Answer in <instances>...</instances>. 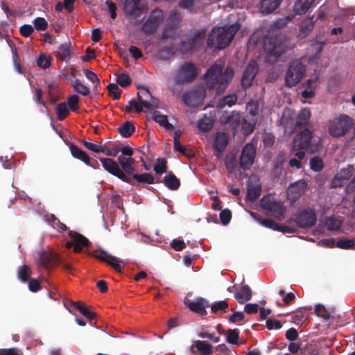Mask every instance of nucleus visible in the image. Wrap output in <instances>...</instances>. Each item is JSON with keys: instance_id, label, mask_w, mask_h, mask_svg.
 <instances>
[{"instance_id": "58836bf2", "label": "nucleus", "mask_w": 355, "mask_h": 355, "mask_svg": "<svg viewBox=\"0 0 355 355\" xmlns=\"http://www.w3.org/2000/svg\"><path fill=\"white\" fill-rule=\"evenodd\" d=\"M139 1V0H126L124 4L125 12L130 15L140 12L141 10L137 8Z\"/></svg>"}, {"instance_id": "6e6d98bb", "label": "nucleus", "mask_w": 355, "mask_h": 355, "mask_svg": "<svg viewBox=\"0 0 355 355\" xmlns=\"http://www.w3.org/2000/svg\"><path fill=\"white\" fill-rule=\"evenodd\" d=\"M315 313L324 319H328L330 317V312L322 304H317L315 307Z\"/></svg>"}, {"instance_id": "4be33fe9", "label": "nucleus", "mask_w": 355, "mask_h": 355, "mask_svg": "<svg viewBox=\"0 0 355 355\" xmlns=\"http://www.w3.org/2000/svg\"><path fill=\"white\" fill-rule=\"evenodd\" d=\"M240 114L239 112H232L231 114L225 113L220 118V122L223 124H230L234 130H237L240 123Z\"/></svg>"}, {"instance_id": "c9c22d12", "label": "nucleus", "mask_w": 355, "mask_h": 355, "mask_svg": "<svg viewBox=\"0 0 355 355\" xmlns=\"http://www.w3.org/2000/svg\"><path fill=\"white\" fill-rule=\"evenodd\" d=\"M262 30H257L250 37L248 44V49L251 51L257 44L262 42Z\"/></svg>"}, {"instance_id": "9d476101", "label": "nucleus", "mask_w": 355, "mask_h": 355, "mask_svg": "<svg viewBox=\"0 0 355 355\" xmlns=\"http://www.w3.org/2000/svg\"><path fill=\"white\" fill-rule=\"evenodd\" d=\"M256 157V148L252 143L247 144L242 149L240 156V166L244 169H249L253 164Z\"/></svg>"}, {"instance_id": "4c0bfd02", "label": "nucleus", "mask_w": 355, "mask_h": 355, "mask_svg": "<svg viewBox=\"0 0 355 355\" xmlns=\"http://www.w3.org/2000/svg\"><path fill=\"white\" fill-rule=\"evenodd\" d=\"M310 116L311 112L308 108L302 109L297 116V125L299 126L306 125L309 121Z\"/></svg>"}, {"instance_id": "49530a36", "label": "nucleus", "mask_w": 355, "mask_h": 355, "mask_svg": "<svg viewBox=\"0 0 355 355\" xmlns=\"http://www.w3.org/2000/svg\"><path fill=\"white\" fill-rule=\"evenodd\" d=\"M116 83L122 87H127L130 85L131 79L127 73L123 72L117 75Z\"/></svg>"}, {"instance_id": "603ef678", "label": "nucleus", "mask_w": 355, "mask_h": 355, "mask_svg": "<svg viewBox=\"0 0 355 355\" xmlns=\"http://www.w3.org/2000/svg\"><path fill=\"white\" fill-rule=\"evenodd\" d=\"M355 245V240L353 239H343L337 241L336 246L342 249H350Z\"/></svg>"}, {"instance_id": "f03ea898", "label": "nucleus", "mask_w": 355, "mask_h": 355, "mask_svg": "<svg viewBox=\"0 0 355 355\" xmlns=\"http://www.w3.org/2000/svg\"><path fill=\"white\" fill-rule=\"evenodd\" d=\"M223 67L224 64L222 62L216 63L208 69L205 74L207 87L210 89H216L218 93L225 89L234 76V70L230 67H227L223 73Z\"/></svg>"}, {"instance_id": "0eeeda50", "label": "nucleus", "mask_w": 355, "mask_h": 355, "mask_svg": "<svg viewBox=\"0 0 355 355\" xmlns=\"http://www.w3.org/2000/svg\"><path fill=\"white\" fill-rule=\"evenodd\" d=\"M261 205L264 209L269 211L277 219L281 220L284 218L285 208L280 202L276 201L272 196L263 197L261 200Z\"/></svg>"}, {"instance_id": "bb28decb", "label": "nucleus", "mask_w": 355, "mask_h": 355, "mask_svg": "<svg viewBox=\"0 0 355 355\" xmlns=\"http://www.w3.org/2000/svg\"><path fill=\"white\" fill-rule=\"evenodd\" d=\"M193 346L198 349L200 355H211L213 353V346L206 341L195 340Z\"/></svg>"}, {"instance_id": "39448f33", "label": "nucleus", "mask_w": 355, "mask_h": 355, "mask_svg": "<svg viewBox=\"0 0 355 355\" xmlns=\"http://www.w3.org/2000/svg\"><path fill=\"white\" fill-rule=\"evenodd\" d=\"M352 120L349 116L339 115L330 120L329 133L334 137L343 136L352 127Z\"/></svg>"}, {"instance_id": "c03bdc74", "label": "nucleus", "mask_w": 355, "mask_h": 355, "mask_svg": "<svg viewBox=\"0 0 355 355\" xmlns=\"http://www.w3.org/2000/svg\"><path fill=\"white\" fill-rule=\"evenodd\" d=\"M237 101V97L235 94H230L225 96L223 100L218 102L217 107L222 108L225 105H227L229 107L235 104Z\"/></svg>"}, {"instance_id": "09e8293b", "label": "nucleus", "mask_w": 355, "mask_h": 355, "mask_svg": "<svg viewBox=\"0 0 355 355\" xmlns=\"http://www.w3.org/2000/svg\"><path fill=\"white\" fill-rule=\"evenodd\" d=\"M246 111L250 118L257 119V114L258 113V103L254 101H250L246 105Z\"/></svg>"}, {"instance_id": "412c9836", "label": "nucleus", "mask_w": 355, "mask_h": 355, "mask_svg": "<svg viewBox=\"0 0 355 355\" xmlns=\"http://www.w3.org/2000/svg\"><path fill=\"white\" fill-rule=\"evenodd\" d=\"M250 216L257 220L261 225L272 229L274 230H277L282 232H291V230L290 228L285 225H277L276 223H275L272 220L270 219H266V220H261L257 218V216L254 213L250 212Z\"/></svg>"}, {"instance_id": "ea45409f", "label": "nucleus", "mask_w": 355, "mask_h": 355, "mask_svg": "<svg viewBox=\"0 0 355 355\" xmlns=\"http://www.w3.org/2000/svg\"><path fill=\"white\" fill-rule=\"evenodd\" d=\"M164 183L166 186L171 190H175L180 187L179 180L172 174L166 175L164 178Z\"/></svg>"}, {"instance_id": "aec40b11", "label": "nucleus", "mask_w": 355, "mask_h": 355, "mask_svg": "<svg viewBox=\"0 0 355 355\" xmlns=\"http://www.w3.org/2000/svg\"><path fill=\"white\" fill-rule=\"evenodd\" d=\"M185 303L190 310L200 315L207 313L205 309L208 306V303L203 298H196L193 301H187Z\"/></svg>"}, {"instance_id": "4468645a", "label": "nucleus", "mask_w": 355, "mask_h": 355, "mask_svg": "<svg viewBox=\"0 0 355 355\" xmlns=\"http://www.w3.org/2000/svg\"><path fill=\"white\" fill-rule=\"evenodd\" d=\"M137 96L140 104L146 109L152 110L158 107V100L153 98L146 88L143 87L139 89L137 93Z\"/></svg>"}, {"instance_id": "bf43d9fd", "label": "nucleus", "mask_w": 355, "mask_h": 355, "mask_svg": "<svg viewBox=\"0 0 355 355\" xmlns=\"http://www.w3.org/2000/svg\"><path fill=\"white\" fill-rule=\"evenodd\" d=\"M30 275V268L24 265L21 266L18 271V276L19 278L23 282H26L28 277Z\"/></svg>"}, {"instance_id": "0e129e2a", "label": "nucleus", "mask_w": 355, "mask_h": 355, "mask_svg": "<svg viewBox=\"0 0 355 355\" xmlns=\"http://www.w3.org/2000/svg\"><path fill=\"white\" fill-rule=\"evenodd\" d=\"M12 53L15 69L19 73H22V68L19 62V56L17 53L16 49H12Z\"/></svg>"}, {"instance_id": "37998d69", "label": "nucleus", "mask_w": 355, "mask_h": 355, "mask_svg": "<svg viewBox=\"0 0 355 355\" xmlns=\"http://www.w3.org/2000/svg\"><path fill=\"white\" fill-rule=\"evenodd\" d=\"M341 225V220L334 217H329L325 220V226L329 230H337Z\"/></svg>"}, {"instance_id": "e433bc0d", "label": "nucleus", "mask_w": 355, "mask_h": 355, "mask_svg": "<svg viewBox=\"0 0 355 355\" xmlns=\"http://www.w3.org/2000/svg\"><path fill=\"white\" fill-rule=\"evenodd\" d=\"M214 118L212 116H205L198 123V127L200 130L207 132L209 131L213 125Z\"/></svg>"}, {"instance_id": "9b49d317", "label": "nucleus", "mask_w": 355, "mask_h": 355, "mask_svg": "<svg viewBox=\"0 0 355 355\" xmlns=\"http://www.w3.org/2000/svg\"><path fill=\"white\" fill-rule=\"evenodd\" d=\"M196 74V67L191 63H185L177 71L175 80L178 83H186L193 79Z\"/></svg>"}, {"instance_id": "a211bd4d", "label": "nucleus", "mask_w": 355, "mask_h": 355, "mask_svg": "<svg viewBox=\"0 0 355 355\" xmlns=\"http://www.w3.org/2000/svg\"><path fill=\"white\" fill-rule=\"evenodd\" d=\"M354 168L352 166L340 170V171L333 178L331 186L333 187H340L344 184L352 175Z\"/></svg>"}, {"instance_id": "052dcab7", "label": "nucleus", "mask_w": 355, "mask_h": 355, "mask_svg": "<svg viewBox=\"0 0 355 355\" xmlns=\"http://www.w3.org/2000/svg\"><path fill=\"white\" fill-rule=\"evenodd\" d=\"M154 171L157 174L164 173L166 171V161L163 159H158L154 166Z\"/></svg>"}, {"instance_id": "8fccbe9b", "label": "nucleus", "mask_w": 355, "mask_h": 355, "mask_svg": "<svg viewBox=\"0 0 355 355\" xmlns=\"http://www.w3.org/2000/svg\"><path fill=\"white\" fill-rule=\"evenodd\" d=\"M324 167L323 161L318 157H314L310 160V168L314 171H320Z\"/></svg>"}, {"instance_id": "69168bd1", "label": "nucleus", "mask_w": 355, "mask_h": 355, "mask_svg": "<svg viewBox=\"0 0 355 355\" xmlns=\"http://www.w3.org/2000/svg\"><path fill=\"white\" fill-rule=\"evenodd\" d=\"M86 78L91 81L92 83L96 84V85L99 83V79L97 77V75L88 69H85L84 71Z\"/></svg>"}, {"instance_id": "f257e3e1", "label": "nucleus", "mask_w": 355, "mask_h": 355, "mask_svg": "<svg viewBox=\"0 0 355 355\" xmlns=\"http://www.w3.org/2000/svg\"><path fill=\"white\" fill-rule=\"evenodd\" d=\"M243 15L232 13L225 19L219 26L213 28L209 33L207 44L218 49L226 48L233 40L234 35L241 27Z\"/></svg>"}, {"instance_id": "2eb2a0df", "label": "nucleus", "mask_w": 355, "mask_h": 355, "mask_svg": "<svg viewBox=\"0 0 355 355\" xmlns=\"http://www.w3.org/2000/svg\"><path fill=\"white\" fill-rule=\"evenodd\" d=\"M315 222L316 216L312 209H306L301 211L296 218V223L303 228L311 227Z\"/></svg>"}, {"instance_id": "f3484780", "label": "nucleus", "mask_w": 355, "mask_h": 355, "mask_svg": "<svg viewBox=\"0 0 355 355\" xmlns=\"http://www.w3.org/2000/svg\"><path fill=\"white\" fill-rule=\"evenodd\" d=\"M257 72V64L255 61H251L247 66L241 79L243 87H250Z\"/></svg>"}, {"instance_id": "2f4dec72", "label": "nucleus", "mask_w": 355, "mask_h": 355, "mask_svg": "<svg viewBox=\"0 0 355 355\" xmlns=\"http://www.w3.org/2000/svg\"><path fill=\"white\" fill-rule=\"evenodd\" d=\"M314 26L313 17L305 19L300 26V35L306 37L311 31Z\"/></svg>"}, {"instance_id": "e2e57ef3", "label": "nucleus", "mask_w": 355, "mask_h": 355, "mask_svg": "<svg viewBox=\"0 0 355 355\" xmlns=\"http://www.w3.org/2000/svg\"><path fill=\"white\" fill-rule=\"evenodd\" d=\"M231 212L228 209L223 210L220 214V219L223 225H227L231 220Z\"/></svg>"}, {"instance_id": "13d9d810", "label": "nucleus", "mask_w": 355, "mask_h": 355, "mask_svg": "<svg viewBox=\"0 0 355 355\" xmlns=\"http://www.w3.org/2000/svg\"><path fill=\"white\" fill-rule=\"evenodd\" d=\"M37 65L42 68L46 69L49 67L51 63L50 57L46 55H41L37 60Z\"/></svg>"}, {"instance_id": "473e14b6", "label": "nucleus", "mask_w": 355, "mask_h": 355, "mask_svg": "<svg viewBox=\"0 0 355 355\" xmlns=\"http://www.w3.org/2000/svg\"><path fill=\"white\" fill-rule=\"evenodd\" d=\"M153 118L155 121L165 128L166 130H172L173 126L168 122V119L166 115L160 114V112L158 111H155L153 113Z\"/></svg>"}, {"instance_id": "c85d7f7f", "label": "nucleus", "mask_w": 355, "mask_h": 355, "mask_svg": "<svg viewBox=\"0 0 355 355\" xmlns=\"http://www.w3.org/2000/svg\"><path fill=\"white\" fill-rule=\"evenodd\" d=\"M260 185L257 182L253 184L252 180L250 179L248 185L247 199L250 201L255 200L260 196Z\"/></svg>"}, {"instance_id": "ddd939ff", "label": "nucleus", "mask_w": 355, "mask_h": 355, "mask_svg": "<svg viewBox=\"0 0 355 355\" xmlns=\"http://www.w3.org/2000/svg\"><path fill=\"white\" fill-rule=\"evenodd\" d=\"M162 11L159 9L154 10L144 23L143 26L144 31L146 33L154 32L162 21Z\"/></svg>"}, {"instance_id": "a19ab883", "label": "nucleus", "mask_w": 355, "mask_h": 355, "mask_svg": "<svg viewBox=\"0 0 355 355\" xmlns=\"http://www.w3.org/2000/svg\"><path fill=\"white\" fill-rule=\"evenodd\" d=\"M225 164L230 173H233L238 168L236 157L233 154L226 156Z\"/></svg>"}, {"instance_id": "72a5a7b5", "label": "nucleus", "mask_w": 355, "mask_h": 355, "mask_svg": "<svg viewBox=\"0 0 355 355\" xmlns=\"http://www.w3.org/2000/svg\"><path fill=\"white\" fill-rule=\"evenodd\" d=\"M227 342L232 345H243L244 341L239 340V331L237 329H230L227 331Z\"/></svg>"}, {"instance_id": "f704fd0d", "label": "nucleus", "mask_w": 355, "mask_h": 355, "mask_svg": "<svg viewBox=\"0 0 355 355\" xmlns=\"http://www.w3.org/2000/svg\"><path fill=\"white\" fill-rule=\"evenodd\" d=\"M71 85L77 93L83 96H87L90 93L89 87H87L79 79H76L73 80L71 82Z\"/></svg>"}, {"instance_id": "a878e982", "label": "nucleus", "mask_w": 355, "mask_h": 355, "mask_svg": "<svg viewBox=\"0 0 355 355\" xmlns=\"http://www.w3.org/2000/svg\"><path fill=\"white\" fill-rule=\"evenodd\" d=\"M234 297L240 304H243L245 302L251 299V289L248 286H243L240 289L235 292Z\"/></svg>"}, {"instance_id": "6ab92c4d", "label": "nucleus", "mask_w": 355, "mask_h": 355, "mask_svg": "<svg viewBox=\"0 0 355 355\" xmlns=\"http://www.w3.org/2000/svg\"><path fill=\"white\" fill-rule=\"evenodd\" d=\"M69 235L72 241L67 243L66 246L67 248H70L73 246V250L76 252H80L83 248L86 246L88 243L87 238L80 234L76 232H70Z\"/></svg>"}, {"instance_id": "864d4df0", "label": "nucleus", "mask_w": 355, "mask_h": 355, "mask_svg": "<svg viewBox=\"0 0 355 355\" xmlns=\"http://www.w3.org/2000/svg\"><path fill=\"white\" fill-rule=\"evenodd\" d=\"M84 146L89 150L96 153H100L101 152H105V146L101 144H95L92 143L90 141H85Z\"/></svg>"}, {"instance_id": "b1692460", "label": "nucleus", "mask_w": 355, "mask_h": 355, "mask_svg": "<svg viewBox=\"0 0 355 355\" xmlns=\"http://www.w3.org/2000/svg\"><path fill=\"white\" fill-rule=\"evenodd\" d=\"M227 144V137L224 133H218L214 139V148L217 151L216 157L220 159L221 153L224 150Z\"/></svg>"}, {"instance_id": "393cba45", "label": "nucleus", "mask_w": 355, "mask_h": 355, "mask_svg": "<svg viewBox=\"0 0 355 355\" xmlns=\"http://www.w3.org/2000/svg\"><path fill=\"white\" fill-rule=\"evenodd\" d=\"M118 162L121 166L123 172L128 174H132L135 171L134 165L135 163V159L132 157H125L124 156H119L118 157Z\"/></svg>"}, {"instance_id": "6e6552de", "label": "nucleus", "mask_w": 355, "mask_h": 355, "mask_svg": "<svg viewBox=\"0 0 355 355\" xmlns=\"http://www.w3.org/2000/svg\"><path fill=\"white\" fill-rule=\"evenodd\" d=\"M205 96L206 91L205 87L200 86L186 93L184 96L183 100L185 104L188 106L198 107L202 104Z\"/></svg>"}, {"instance_id": "338daca9", "label": "nucleus", "mask_w": 355, "mask_h": 355, "mask_svg": "<svg viewBox=\"0 0 355 355\" xmlns=\"http://www.w3.org/2000/svg\"><path fill=\"white\" fill-rule=\"evenodd\" d=\"M227 306L228 305L226 301H219L211 306V311L212 312H216L220 310H225Z\"/></svg>"}, {"instance_id": "5701e85b", "label": "nucleus", "mask_w": 355, "mask_h": 355, "mask_svg": "<svg viewBox=\"0 0 355 355\" xmlns=\"http://www.w3.org/2000/svg\"><path fill=\"white\" fill-rule=\"evenodd\" d=\"M294 112L293 110L286 108L284 110L282 116V123L285 128V131L291 133L294 125Z\"/></svg>"}, {"instance_id": "f8f14e48", "label": "nucleus", "mask_w": 355, "mask_h": 355, "mask_svg": "<svg viewBox=\"0 0 355 355\" xmlns=\"http://www.w3.org/2000/svg\"><path fill=\"white\" fill-rule=\"evenodd\" d=\"M94 256L111 266L117 272H121L123 266L125 264L123 260L113 257L103 250L96 251Z\"/></svg>"}, {"instance_id": "cd10ccee", "label": "nucleus", "mask_w": 355, "mask_h": 355, "mask_svg": "<svg viewBox=\"0 0 355 355\" xmlns=\"http://www.w3.org/2000/svg\"><path fill=\"white\" fill-rule=\"evenodd\" d=\"M315 0H297L293 8V11L297 15L304 14L313 4Z\"/></svg>"}, {"instance_id": "1a4fd4ad", "label": "nucleus", "mask_w": 355, "mask_h": 355, "mask_svg": "<svg viewBox=\"0 0 355 355\" xmlns=\"http://www.w3.org/2000/svg\"><path fill=\"white\" fill-rule=\"evenodd\" d=\"M99 160L106 171L124 182H130V178L125 174L114 160L110 158H100Z\"/></svg>"}, {"instance_id": "dca6fc26", "label": "nucleus", "mask_w": 355, "mask_h": 355, "mask_svg": "<svg viewBox=\"0 0 355 355\" xmlns=\"http://www.w3.org/2000/svg\"><path fill=\"white\" fill-rule=\"evenodd\" d=\"M307 187V183L304 180H300L291 184L288 188V198L294 202L300 198L304 193Z\"/></svg>"}, {"instance_id": "a18cd8bd", "label": "nucleus", "mask_w": 355, "mask_h": 355, "mask_svg": "<svg viewBox=\"0 0 355 355\" xmlns=\"http://www.w3.org/2000/svg\"><path fill=\"white\" fill-rule=\"evenodd\" d=\"M134 131V125L131 122L127 121L119 128V133L125 137H129Z\"/></svg>"}, {"instance_id": "79ce46f5", "label": "nucleus", "mask_w": 355, "mask_h": 355, "mask_svg": "<svg viewBox=\"0 0 355 355\" xmlns=\"http://www.w3.org/2000/svg\"><path fill=\"white\" fill-rule=\"evenodd\" d=\"M69 110L65 103H61L56 106V115L60 121L64 120L69 114Z\"/></svg>"}, {"instance_id": "680f3d73", "label": "nucleus", "mask_w": 355, "mask_h": 355, "mask_svg": "<svg viewBox=\"0 0 355 355\" xmlns=\"http://www.w3.org/2000/svg\"><path fill=\"white\" fill-rule=\"evenodd\" d=\"M107 89L110 96H112L114 99L119 98L121 91L117 85L114 83L109 84L107 85Z\"/></svg>"}, {"instance_id": "7c9ffc66", "label": "nucleus", "mask_w": 355, "mask_h": 355, "mask_svg": "<svg viewBox=\"0 0 355 355\" xmlns=\"http://www.w3.org/2000/svg\"><path fill=\"white\" fill-rule=\"evenodd\" d=\"M257 123V119L250 118L246 115L242 121L241 127L242 130L245 135H249L252 132L254 125Z\"/></svg>"}, {"instance_id": "5fc2aeb1", "label": "nucleus", "mask_w": 355, "mask_h": 355, "mask_svg": "<svg viewBox=\"0 0 355 355\" xmlns=\"http://www.w3.org/2000/svg\"><path fill=\"white\" fill-rule=\"evenodd\" d=\"M133 178L139 182H144L147 184L153 183V177L149 173L143 174H133Z\"/></svg>"}, {"instance_id": "3c124183", "label": "nucleus", "mask_w": 355, "mask_h": 355, "mask_svg": "<svg viewBox=\"0 0 355 355\" xmlns=\"http://www.w3.org/2000/svg\"><path fill=\"white\" fill-rule=\"evenodd\" d=\"M72 305L78 309L83 315L87 317L89 319H92L94 317V313L89 310H88L86 307L82 305L80 302H72Z\"/></svg>"}, {"instance_id": "20e7f679", "label": "nucleus", "mask_w": 355, "mask_h": 355, "mask_svg": "<svg viewBox=\"0 0 355 355\" xmlns=\"http://www.w3.org/2000/svg\"><path fill=\"white\" fill-rule=\"evenodd\" d=\"M263 42L268 60L270 62H275L285 52L288 46L284 35H275L273 37V32H270V36L266 37Z\"/></svg>"}, {"instance_id": "de8ad7c7", "label": "nucleus", "mask_w": 355, "mask_h": 355, "mask_svg": "<svg viewBox=\"0 0 355 355\" xmlns=\"http://www.w3.org/2000/svg\"><path fill=\"white\" fill-rule=\"evenodd\" d=\"M80 98L76 94L71 95L67 98V105L71 110L76 112L79 107Z\"/></svg>"}, {"instance_id": "7ed1b4c3", "label": "nucleus", "mask_w": 355, "mask_h": 355, "mask_svg": "<svg viewBox=\"0 0 355 355\" xmlns=\"http://www.w3.org/2000/svg\"><path fill=\"white\" fill-rule=\"evenodd\" d=\"M311 132L304 129L300 134L295 136L293 141L290 150V155L293 157L289 160V166L291 168H301L302 160L305 157L306 151L311 143Z\"/></svg>"}, {"instance_id": "4d7b16f0", "label": "nucleus", "mask_w": 355, "mask_h": 355, "mask_svg": "<svg viewBox=\"0 0 355 355\" xmlns=\"http://www.w3.org/2000/svg\"><path fill=\"white\" fill-rule=\"evenodd\" d=\"M33 24L35 29L38 31H44L48 26L46 20L43 17H37L34 19Z\"/></svg>"}, {"instance_id": "774afa93", "label": "nucleus", "mask_w": 355, "mask_h": 355, "mask_svg": "<svg viewBox=\"0 0 355 355\" xmlns=\"http://www.w3.org/2000/svg\"><path fill=\"white\" fill-rule=\"evenodd\" d=\"M34 31L31 25L25 24L20 27V33L24 37L30 36Z\"/></svg>"}, {"instance_id": "423d86ee", "label": "nucleus", "mask_w": 355, "mask_h": 355, "mask_svg": "<svg viewBox=\"0 0 355 355\" xmlns=\"http://www.w3.org/2000/svg\"><path fill=\"white\" fill-rule=\"evenodd\" d=\"M305 73V67L300 60L290 63L285 75V84L291 87L299 83Z\"/></svg>"}, {"instance_id": "c756f323", "label": "nucleus", "mask_w": 355, "mask_h": 355, "mask_svg": "<svg viewBox=\"0 0 355 355\" xmlns=\"http://www.w3.org/2000/svg\"><path fill=\"white\" fill-rule=\"evenodd\" d=\"M282 1V0H263L261 3L260 11L262 13H270L279 6Z\"/></svg>"}]
</instances>
